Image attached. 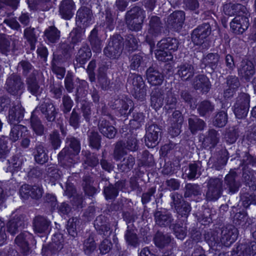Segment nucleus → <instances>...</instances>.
Masks as SVG:
<instances>
[{"instance_id": "obj_1", "label": "nucleus", "mask_w": 256, "mask_h": 256, "mask_svg": "<svg viewBox=\"0 0 256 256\" xmlns=\"http://www.w3.org/2000/svg\"><path fill=\"white\" fill-rule=\"evenodd\" d=\"M178 47V42L176 38H168L162 40L157 44L155 55L160 61L167 62L173 58L172 52Z\"/></svg>"}, {"instance_id": "obj_2", "label": "nucleus", "mask_w": 256, "mask_h": 256, "mask_svg": "<svg viewBox=\"0 0 256 256\" xmlns=\"http://www.w3.org/2000/svg\"><path fill=\"white\" fill-rule=\"evenodd\" d=\"M144 18V11L138 7H134L127 12L126 22L130 30L138 31L141 30Z\"/></svg>"}, {"instance_id": "obj_3", "label": "nucleus", "mask_w": 256, "mask_h": 256, "mask_svg": "<svg viewBox=\"0 0 256 256\" xmlns=\"http://www.w3.org/2000/svg\"><path fill=\"white\" fill-rule=\"evenodd\" d=\"M128 84L136 98L142 100L146 95V89L142 76L132 75L128 80Z\"/></svg>"}, {"instance_id": "obj_4", "label": "nucleus", "mask_w": 256, "mask_h": 256, "mask_svg": "<svg viewBox=\"0 0 256 256\" xmlns=\"http://www.w3.org/2000/svg\"><path fill=\"white\" fill-rule=\"evenodd\" d=\"M250 96L246 94H242L234 106V112L238 118L245 117L248 113L250 103Z\"/></svg>"}, {"instance_id": "obj_5", "label": "nucleus", "mask_w": 256, "mask_h": 256, "mask_svg": "<svg viewBox=\"0 0 256 256\" xmlns=\"http://www.w3.org/2000/svg\"><path fill=\"white\" fill-rule=\"evenodd\" d=\"M120 37H113L110 42L108 46L104 50L105 55L111 58H118L122 50V44L120 41Z\"/></svg>"}, {"instance_id": "obj_6", "label": "nucleus", "mask_w": 256, "mask_h": 256, "mask_svg": "<svg viewBox=\"0 0 256 256\" xmlns=\"http://www.w3.org/2000/svg\"><path fill=\"white\" fill-rule=\"evenodd\" d=\"M211 28L208 24H204L193 30L192 38L194 43L200 45L204 43L205 39L210 35Z\"/></svg>"}, {"instance_id": "obj_7", "label": "nucleus", "mask_w": 256, "mask_h": 256, "mask_svg": "<svg viewBox=\"0 0 256 256\" xmlns=\"http://www.w3.org/2000/svg\"><path fill=\"white\" fill-rule=\"evenodd\" d=\"M222 182L220 179H211L210 186L206 193V198L208 200H218L222 193Z\"/></svg>"}, {"instance_id": "obj_8", "label": "nucleus", "mask_w": 256, "mask_h": 256, "mask_svg": "<svg viewBox=\"0 0 256 256\" xmlns=\"http://www.w3.org/2000/svg\"><path fill=\"white\" fill-rule=\"evenodd\" d=\"M160 128L155 124L150 126L146 132L145 142L148 148L155 147L158 144Z\"/></svg>"}, {"instance_id": "obj_9", "label": "nucleus", "mask_w": 256, "mask_h": 256, "mask_svg": "<svg viewBox=\"0 0 256 256\" xmlns=\"http://www.w3.org/2000/svg\"><path fill=\"white\" fill-rule=\"evenodd\" d=\"M249 25L248 18L245 16H236L230 22V28L237 34L243 33Z\"/></svg>"}, {"instance_id": "obj_10", "label": "nucleus", "mask_w": 256, "mask_h": 256, "mask_svg": "<svg viewBox=\"0 0 256 256\" xmlns=\"http://www.w3.org/2000/svg\"><path fill=\"white\" fill-rule=\"evenodd\" d=\"M75 9L74 4L72 0H65L60 7V13L63 18L69 20L72 16Z\"/></svg>"}, {"instance_id": "obj_11", "label": "nucleus", "mask_w": 256, "mask_h": 256, "mask_svg": "<svg viewBox=\"0 0 256 256\" xmlns=\"http://www.w3.org/2000/svg\"><path fill=\"white\" fill-rule=\"evenodd\" d=\"M24 116V109L18 102L9 110L8 119L11 124L18 122Z\"/></svg>"}, {"instance_id": "obj_12", "label": "nucleus", "mask_w": 256, "mask_h": 256, "mask_svg": "<svg viewBox=\"0 0 256 256\" xmlns=\"http://www.w3.org/2000/svg\"><path fill=\"white\" fill-rule=\"evenodd\" d=\"M238 74L240 76L246 80H249L254 74V67L252 62L247 60H244L238 68Z\"/></svg>"}, {"instance_id": "obj_13", "label": "nucleus", "mask_w": 256, "mask_h": 256, "mask_svg": "<svg viewBox=\"0 0 256 256\" xmlns=\"http://www.w3.org/2000/svg\"><path fill=\"white\" fill-rule=\"evenodd\" d=\"M182 122V118L180 112L179 111L174 112L173 114L172 124L168 130L172 136H177L180 134Z\"/></svg>"}, {"instance_id": "obj_14", "label": "nucleus", "mask_w": 256, "mask_h": 256, "mask_svg": "<svg viewBox=\"0 0 256 256\" xmlns=\"http://www.w3.org/2000/svg\"><path fill=\"white\" fill-rule=\"evenodd\" d=\"M160 30V19L158 16H154L150 18V28L148 30V34L146 36V40L150 44L152 42L151 38L155 36Z\"/></svg>"}, {"instance_id": "obj_15", "label": "nucleus", "mask_w": 256, "mask_h": 256, "mask_svg": "<svg viewBox=\"0 0 256 256\" xmlns=\"http://www.w3.org/2000/svg\"><path fill=\"white\" fill-rule=\"evenodd\" d=\"M6 88L9 92L16 94L18 90L22 87V84L20 78L17 76L14 75L9 78L6 82Z\"/></svg>"}, {"instance_id": "obj_16", "label": "nucleus", "mask_w": 256, "mask_h": 256, "mask_svg": "<svg viewBox=\"0 0 256 256\" xmlns=\"http://www.w3.org/2000/svg\"><path fill=\"white\" fill-rule=\"evenodd\" d=\"M27 134L28 130L25 126L22 124L15 125L10 132V140L12 142H15L19 140L20 137L25 136Z\"/></svg>"}, {"instance_id": "obj_17", "label": "nucleus", "mask_w": 256, "mask_h": 256, "mask_svg": "<svg viewBox=\"0 0 256 256\" xmlns=\"http://www.w3.org/2000/svg\"><path fill=\"white\" fill-rule=\"evenodd\" d=\"M100 132L105 136L112 138L116 134L115 128L106 120H101L98 124Z\"/></svg>"}, {"instance_id": "obj_18", "label": "nucleus", "mask_w": 256, "mask_h": 256, "mask_svg": "<svg viewBox=\"0 0 256 256\" xmlns=\"http://www.w3.org/2000/svg\"><path fill=\"white\" fill-rule=\"evenodd\" d=\"M165 96L158 89H155L151 94V106L155 110L160 108L164 104Z\"/></svg>"}, {"instance_id": "obj_19", "label": "nucleus", "mask_w": 256, "mask_h": 256, "mask_svg": "<svg viewBox=\"0 0 256 256\" xmlns=\"http://www.w3.org/2000/svg\"><path fill=\"white\" fill-rule=\"evenodd\" d=\"M146 77L148 82L154 86L160 85L163 81L162 74L151 68L146 71Z\"/></svg>"}, {"instance_id": "obj_20", "label": "nucleus", "mask_w": 256, "mask_h": 256, "mask_svg": "<svg viewBox=\"0 0 256 256\" xmlns=\"http://www.w3.org/2000/svg\"><path fill=\"white\" fill-rule=\"evenodd\" d=\"M92 12L87 8H82L78 10L76 14V22H80L87 26L92 20Z\"/></svg>"}, {"instance_id": "obj_21", "label": "nucleus", "mask_w": 256, "mask_h": 256, "mask_svg": "<svg viewBox=\"0 0 256 256\" xmlns=\"http://www.w3.org/2000/svg\"><path fill=\"white\" fill-rule=\"evenodd\" d=\"M238 256H254L256 254V242H250L249 245L242 244L237 248Z\"/></svg>"}, {"instance_id": "obj_22", "label": "nucleus", "mask_w": 256, "mask_h": 256, "mask_svg": "<svg viewBox=\"0 0 256 256\" xmlns=\"http://www.w3.org/2000/svg\"><path fill=\"white\" fill-rule=\"evenodd\" d=\"M222 242L226 246L234 242L238 236V230L236 228L228 230H222Z\"/></svg>"}, {"instance_id": "obj_23", "label": "nucleus", "mask_w": 256, "mask_h": 256, "mask_svg": "<svg viewBox=\"0 0 256 256\" xmlns=\"http://www.w3.org/2000/svg\"><path fill=\"white\" fill-rule=\"evenodd\" d=\"M124 238L128 246L136 247L139 244V240L135 230L130 226H128V230L126 232Z\"/></svg>"}, {"instance_id": "obj_24", "label": "nucleus", "mask_w": 256, "mask_h": 256, "mask_svg": "<svg viewBox=\"0 0 256 256\" xmlns=\"http://www.w3.org/2000/svg\"><path fill=\"white\" fill-rule=\"evenodd\" d=\"M184 20V14L182 11L175 12L168 18V22L174 26L181 28Z\"/></svg>"}, {"instance_id": "obj_25", "label": "nucleus", "mask_w": 256, "mask_h": 256, "mask_svg": "<svg viewBox=\"0 0 256 256\" xmlns=\"http://www.w3.org/2000/svg\"><path fill=\"white\" fill-rule=\"evenodd\" d=\"M98 31L94 29L90 36V40L92 46V50L96 53L101 51L102 47V42L97 36Z\"/></svg>"}, {"instance_id": "obj_26", "label": "nucleus", "mask_w": 256, "mask_h": 256, "mask_svg": "<svg viewBox=\"0 0 256 256\" xmlns=\"http://www.w3.org/2000/svg\"><path fill=\"white\" fill-rule=\"evenodd\" d=\"M194 84L196 88L201 89L204 92H207L210 88L208 79L204 75L196 78Z\"/></svg>"}, {"instance_id": "obj_27", "label": "nucleus", "mask_w": 256, "mask_h": 256, "mask_svg": "<svg viewBox=\"0 0 256 256\" xmlns=\"http://www.w3.org/2000/svg\"><path fill=\"white\" fill-rule=\"evenodd\" d=\"M44 34L48 42L54 43L60 38V32L54 26H50L45 30Z\"/></svg>"}, {"instance_id": "obj_28", "label": "nucleus", "mask_w": 256, "mask_h": 256, "mask_svg": "<svg viewBox=\"0 0 256 256\" xmlns=\"http://www.w3.org/2000/svg\"><path fill=\"white\" fill-rule=\"evenodd\" d=\"M194 68L190 64H184L179 67L178 75L184 80H186L194 74Z\"/></svg>"}, {"instance_id": "obj_29", "label": "nucleus", "mask_w": 256, "mask_h": 256, "mask_svg": "<svg viewBox=\"0 0 256 256\" xmlns=\"http://www.w3.org/2000/svg\"><path fill=\"white\" fill-rule=\"evenodd\" d=\"M189 126L192 133L197 130L203 129L204 124L203 120L197 118L196 116L190 118L188 120Z\"/></svg>"}, {"instance_id": "obj_30", "label": "nucleus", "mask_w": 256, "mask_h": 256, "mask_svg": "<svg viewBox=\"0 0 256 256\" xmlns=\"http://www.w3.org/2000/svg\"><path fill=\"white\" fill-rule=\"evenodd\" d=\"M48 222L42 218L37 217L34 220V230L36 232L42 233L48 228Z\"/></svg>"}, {"instance_id": "obj_31", "label": "nucleus", "mask_w": 256, "mask_h": 256, "mask_svg": "<svg viewBox=\"0 0 256 256\" xmlns=\"http://www.w3.org/2000/svg\"><path fill=\"white\" fill-rule=\"evenodd\" d=\"M80 220L76 218H70L68 222L67 230L70 236H75L77 234V229L79 227Z\"/></svg>"}, {"instance_id": "obj_32", "label": "nucleus", "mask_w": 256, "mask_h": 256, "mask_svg": "<svg viewBox=\"0 0 256 256\" xmlns=\"http://www.w3.org/2000/svg\"><path fill=\"white\" fill-rule=\"evenodd\" d=\"M34 158L36 162L40 164H42L48 160V156L42 146H37L36 153L35 154Z\"/></svg>"}, {"instance_id": "obj_33", "label": "nucleus", "mask_w": 256, "mask_h": 256, "mask_svg": "<svg viewBox=\"0 0 256 256\" xmlns=\"http://www.w3.org/2000/svg\"><path fill=\"white\" fill-rule=\"evenodd\" d=\"M235 176L236 173L232 172L227 174L226 176V181L228 186L230 192L232 194L238 190V186L235 182Z\"/></svg>"}, {"instance_id": "obj_34", "label": "nucleus", "mask_w": 256, "mask_h": 256, "mask_svg": "<svg viewBox=\"0 0 256 256\" xmlns=\"http://www.w3.org/2000/svg\"><path fill=\"white\" fill-rule=\"evenodd\" d=\"M227 122L226 114L224 112H218L215 116L214 120V124L218 127H222Z\"/></svg>"}, {"instance_id": "obj_35", "label": "nucleus", "mask_w": 256, "mask_h": 256, "mask_svg": "<svg viewBox=\"0 0 256 256\" xmlns=\"http://www.w3.org/2000/svg\"><path fill=\"white\" fill-rule=\"evenodd\" d=\"M156 223L161 226H167L170 222V218L169 216L164 214L160 212H157L155 214Z\"/></svg>"}, {"instance_id": "obj_36", "label": "nucleus", "mask_w": 256, "mask_h": 256, "mask_svg": "<svg viewBox=\"0 0 256 256\" xmlns=\"http://www.w3.org/2000/svg\"><path fill=\"white\" fill-rule=\"evenodd\" d=\"M15 242L16 244L22 249L24 254H26L29 250V247L24 235V234L18 235L16 238Z\"/></svg>"}, {"instance_id": "obj_37", "label": "nucleus", "mask_w": 256, "mask_h": 256, "mask_svg": "<svg viewBox=\"0 0 256 256\" xmlns=\"http://www.w3.org/2000/svg\"><path fill=\"white\" fill-rule=\"evenodd\" d=\"M134 164V158L132 156H129L126 158H124L122 162L120 165H118V166L122 171H127L128 170L132 168Z\"/></svg>"}, {"instance_id": "obj_38", "label": "nucleus", "mask_w": 256, "mask_h": 256, "mask_svg": "<svg viewBox=\"0 0 256 256\" xmlns=\"http://www.w3.org/2000/svg\"><path fill=\"white\" fill-rule=\"evenodd\" d=\"M22 222L17 218L16 219L10 220L7 225L8 231L12 234H15L18 232V228L22 224Z\"/></svg>"}, {"instance_id": "obj_39", "label": "nucleus", "mask_w": 256, "mask_h": 256, "mask_svg": "<svg viewBox=\"0 0 256 256\" xmlns=\"http://www.w3.org/2000/svg\"><path fill=\"white\" fill-rule=\"evenodd\" d=\"M219 56L218 54H209L204 58V62L212 69H214L216 68Z\"/></svg>"}, {"instance_id": "obj_40", "label": "nucleus", "mask_w": 256, "mask_h": 256, "mask_svg": "<svg viewBox=\"0 0 256 256\" xmlns=\"http://www.w3.org/2000/svg\"><path fill=\"white\" fill-rule=\"evenodd\" d=\"M32 126L34 131L38 135H41L44 132V128L40 120L32 116L31 118Z\"/></svg>"}, {"instance_id": "obj_41", "label": "nucleus", "mask_w": 256, "mask_h": 256, "mask_svg": "<svg viewBox=\"0 0 256 256\" xmlns=\"http://www.w3.org/2000/svg\"><path fill=\"white\" fill-rule=\"evenodd\" d=\"M155 244L158 247H162L170 242V238L160 233H158L154 238Z\"/></svg>"}, {"instance_id": "obj_42", "label": "nucleus", "mask_w": 256, "mask_h": 256, "mask_svg": "<svg viewBox=\"0 0 256 256\" xmlns=\"http://www.w3.org/2000/svg\"><path fill=\"white\" fill-rule=\"evenodd\" d=\"M96 248L94 241L92 238H88L84 242V250L86 254H90Z\"/></svg>"}, {"instance_id": "obj_43", "label": "nucleus", "mask_w": 256, "mask_h": 256, "mask_svg": "<svg viewBox=\"0 0 256 256\" xmlns=\"http://www.w3.org/2000/svg\"><path fill=\"white\" fill-rule=\"evenodd\" d=\"M165 102L168 108H174L176 104V98L172 92H168L165 96Z\"/></svg>"}, {"instance_id": "obj_44", "label": "nucleus", "mask_w": 256, "mask_h": 256, "mask_svg": "<svg viewBox=\"0 0 256 256\" xmlns=\"http://www.w3.org/2000/svg\"><path fill=\"white\" fill-rule=\"evenodd\" d=\"M213 108L210 102L206 101L200 103L198 108V111L200 115L204 116L206 112L212 110Z\"/></svg>"}, {"instance_id": "obj_45", "label": "nucleus", "mask_w": 256, "mask_h": 256, "mask_svg": "<svg viewBox=\"0 0 256 256\" xmlns=\"http://www.w3.org/2000/svg\"><path fill=\"white\" fill-rule=\"evenodd\" d=\"M90 144L94 148H99L100 146V137L97 132H92L90 136Z\"/></svg>"}, {"instance_id": "obj_46", "label": "nucleus", "mask_w": 256, "mask_h": 256, "mask_svg": "<svg viewBox=\"0 0 256 256\" xmlns=\"http://www.w3.org/2000/svg\"><path fill=\"white\" fill-rule=\"evenodd\" d=\"M92 56L90 50L87 48H80L78 52V56L80 61L84 62L89 59Z\"/></svg>"}, {"instance_id": "obj_47", "label": "nucleus", "mask_w": 256, "mask_h": 256, "mask_svg": "<svg viewBox=\"0 0 256 256\" xmlns=\"http://www.w3.org/2000/svg\"><path fill=\"white\" fill-rule=\"evenodd\" d=\"M143 60L142 54H134L130 60V66L132 69L136 70L138 68L141 64Z\"/></svg>"}, {"instance_id": "obj_48", "label": "nucleus", "mask_w": 256, "mask_h": 256, "mask_svg": "<svg viewBox=\"0 0 256 256\" xmlns=\"http://www.w3.org/2000/svg\"><path fill=\"white\" fill-rule=\"evenodd\" d=\"M124 148L122 142H118L116 146L114 152V156L116 160H120L122 156L126 153Z\"/></svg>"}, {"instance_id": "obj_49", "label": "nucleus", "mask_w": 256, "mask_h": 256, "mask_svg": "<svg viewBox=\"0 0 256 256\" xmlns=\"http://www.w3.org/2000/svg\"><path fill=\"white\" fill-rule=\"evenodd\" d=\"M104 193L106 199H110L115 198L118 195V192L115 188L110 185L104 188Z\"/></svg>"}, {"instance_id": "obj_50", "label": "nucleus", "mask_w": 256, "mask_h": 256, "mask_svg": "<svg viewBox=\"0 0 256 256\" xmlns=\"http://www.w3.org/2000/svg\"><path fill=\"white\" fill-rule=\"evenodd\" d=\"M50 142L54 148H58L60 144V140L59 138V134L58 132H54L50 134Z\"/></svg>"}, {"instance_id": "obj_51", "label": "nucleus", "mask_w": 256, "mask_h": 256, "mask_svg": "<svg viewBox=\"0 0 256 256\" xmlns=\"http://www.w3.org/2000/svg\"><path fill=\"white\" fill-rule=\"evenodd\" d=\"M112 244L108 239L104 240L100 246V252L102 254L108 253L112 248Z\"/></svg>"}, {"instance_id": "obj_52", "label": "nucleus", "mask_w": 256, "mask_h": 256, "mask_svg": "<svg viewBox=\"0 0 256 256\" xmlns=\"http://www.w3.org/2000/svg\"><path fill=\"white\" fill-rule=\"evenodd\" d=\"M197 172V166L195 164H190L189 168L186 170V175L189 179H192L196 177Z\"/></svg>"}, {"instance_id": "obj_53", "label": "nucleus", "mask_w": 256, "mask_h": 256, "mask_svg": "<svg viewBox=\"0 0 256 256\" xmlns=\"http://www.w3.org/2000/svg\"><path fill=\"white\" fill-rule=\"evenodd\" d=\"M46 112L48 120H54L55 118L56 112V108L52 104H49L46 106Z\"/></svg>"}, {"instance_id": "obj_54", "label": "nucleus", "mask_w": 256, "mask_h": 256, "mask_svg": "<svg viewBox=\"0 0 256 256\" xmlns=\"http://www.w3.org/2000/svg\"><path fill=\"white\" fill-rule=\"evenodd\" d=\"M227 85L228 88L236 90L240 85L238 78L234 76H230L228 77L227 80Z\"/></svg>"}, {"instance_id": "obj_55", "label": "nucleus", "mask_w": 256, "mask_h": 256, "mask_svg": "<svg viewBox=\"0 0 256 256\" xmlns=\"http://www.w3.org/2000/svg\"><path fill=\"white\" fill-rule=\"evenodd\" d=\"M69 145L70 148L74 150V154H77L80 152V148L79 142L75 138L70 139Z\"/></svg>"}, {"instance_id": "obj_56", "label": "nucleus", "mask_w": 256, "mask_h": 256, "mask_svg": "<svg viewBox=\"0 0 256 256\" xmlns=\"http://www.w3.org/2000/svg\"><path fill=\"white\" fill-rule=\"evenodd\" d=\"M34 29L26 28L24 30V36L28 40L31 44H32L36 41V36L34 34Z\"/></svg>"}, {"instance_id": "obj_57", "label": "nucleus", "mask_w": 256, "mask_h": 256, "mask_svg": "<svg viewBox=\"0 0 256 256\" xmlns=\"http://www.w3.org/2000/svg\"><path fill=\"white\" fill-rule=\"evenodd\" d=\"M174 232L176 237L180 240H183L186 236V229L184 227L176 226Z\"/></svg>"}, {"instance_id": "obj_58", "label": "nucleus", "mask_w": 256, "mask_h": 256, "mask_svg": "<svg viewBox=\"0 0 256 256\" xmlns=\"http://www.w3.org/2000/svg\"><path fill=\"white\" fill-rule=\"evenodd\" d=\"M28 88L32 94H36L40 92V87L36 81L32 80L30 82L28 80Z\"/></svg>"}, {"instance_id": "obj_59", "label": "nucleus", "mask_w": 256, "mask_h": 256, "mask_svg": "<svg viewBox=\"0 0 256 256\" xmlns=\"http://www.w3.org/2000/svg\"><path fill=\"white\" fill-rule=\"evenodd\" d=\"M32 187L28 184L22 186L20 190V196L24 198H27L30 196V193L32 192Z\"/></svg>"}, {"instance_id": "obj_60", "label": "nucleus", "mask_w": 256, "mask_h": 256, "mask_svg": "<svg viewBox=\"0 0 256 256\" xmlns=\"http://www.w3.org/2000/svg\"><path fill=\"white\" fill-rule=\"evenodd\" d=\"M72 102L68 96H64L63 98V106L64 112H70L72 108Z\"/></svg>"}, {"instance_id": "obj_61", "label": "nucleus", "mask_w": 256, "mask_h": 256, "mask_svg": "<svg viewBox=\"0 0 256 256\" xmlns=\"http://www.w3.org/2000/svg\"><path fill=\"white\" fill-rule=\"evenodd\" d=\"M70 122L71 126H72L74 128H76L78 126L79 123V116L78 114L73 110L71 116L70 120Z\"/></svg>"}, {"instance_id": "obj_62", "label": "nucleus", "mask_w": 256, "mask_h": 256, "mask_svg": "<svg viewBox=\"0 0 256 256\" xmlns=\"http://www.w3.org/2000/svg\"><path fill=\"white\" fill-rule=\"evenodd\" d=\"M4 226V222L0 218V246L4 242L6 238Z\"/></svg>"}, {"instance_id": "obj_63", "label": "nucleus", "mask_w": 256, "mask_h": 256, "mask_svg": "<svg viewBox=\"0 0 256 256\" xmlns=\"http://www.w3.org/2000/svg\"><path fill=\"white\" fill-rule=\"evenodd\" d=\"M42 190L39 187L34 186L32 187L30 196L33 198H38L42 196Z\"/></svg>"}, {"instance_id": "obj_64", "label": "nucleus", "mask_w": 256, "mask_h": 256, "mask_svg": "<svg viewBox=\"0 0 256 256\" xmlns=\"http://www.w3.org/2000/svg\"><path fill=\"white\" fill-rule=\"evenodd\" d=\"M70 36L72 38V42L73 43H76L80 40L82 34L78 30H74L70 33Z\"/></svg>"}]
</instances>
